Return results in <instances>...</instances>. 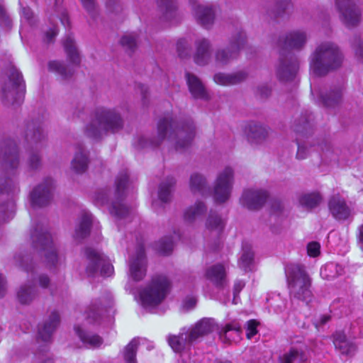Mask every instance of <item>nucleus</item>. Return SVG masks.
I'll use <instances>...</instances> for the list:
<instances>
[{
  "label": "nucleus",
  "mask_w": 363,
  "mask_h": 363,
  "mask_svg": "<svg viewBox=\"0 0 363 363\" xmlns=\"http://www.w3.org/2000/svg\"><path fill=\"white\" fill-rule=\"evenodd\" d=\"M157 133L152 138L140 136L136 145L138 148L159 147L164 140L174 143L177 151L182 152L189 147L195 138L196 127L191 120L179 121L177 117L166 116L157 123Z\"/></svg>",
  "instance_id": "1"
},
{
  "label": "nucleus",
  "mask_w": 363,
  "mask_h": 363,
  "mask_svg": "<svg viewBox=\"0 0 363 363\" xmlns=\"http://www.w3.org/2000/svg\"><path fill=\"white\" fill-rule=\"evenodd\" d=\"M0 160L5 174L8 176L0 179V221L6 222L9 208L13 203L8 201L10 193L20 191L16 176L19 166V154L16 143L11 139L0 142Z\"/></svg>",
  "instance_id": "2"
},
{
  "label": "nucleus",
  "mask_w": 363,
  "mask_h": 363,
  "mask_svg": "<svg viewBox=\"0 0 363 363\" xmlns=\"http://www.w3.org/2000/svg\"><path fill=\"white\" fill-rule=\"evenodd\" d=\"M123 127L124 120L118 109L100 106L91 111L84 134L94 140H101L104 135L118 133Z\"/></svg>",
  "instance_id": "3"
},
{
  "label": "nucleus",
  "mask_w": 363,
  "mask_h": 363,
  "mask_svg": "<svg viewBox=\"0 0 363 363\" xmlns=\"http://www.w3.org/2000/svg\"><path fill=\"white\" fill-rule=\"evenodd\" d=\"M343 55L337 45L330 42L320 44L310 57V69L313 74L323 77L340 68Z\"/></svg>",
  "instance_id": "4"
},
{
  "label": "nucleus",
  "mask_w": 363,
  "mask_h": 363,
  "mask_svg": "<svg viewBox=\"0 0 363 363\" xmlns=\"http://www.w3.org/2000/svg\"><path fill=\"white\" fill-rule=\"evenodd\" d=\"M215 328L216 323L213 319L203 318L188 330L183 328L182 332L178 335H169L167 337V342L175 352L179 353L211 333Z\"/></svg>",
  "instance_id": "5"
},
{
  "label": "nucleus",
  "mask_w": 363,
  "mask_h": 363,
  "mask_svg": "<svg viewBox=\"0 0 363 363\" xmlns=\"http://www.w3.org/2000/svg\"><path fill=\"white\" fill-rule=\"evenodd\" d=\"M289 296L291 301H301L308 305L313 300L311 291V279L304 267L298 264H291L286 268Z\"/></svg>",
  "instance_id": "6"
},
{
  "label": "nucleus",
  "mask_w": 363,
  "mask_h": 363,
  "mask_svg": "<svg viewBox=\"0 0 363 363\" xmlns=\"http://www.w3.org/2000/svg\"><path fill=\"white\" fill-rule=\"evenodd\" d=\"M26 93V84L22 73L14 66L6 71V77L1 85L0 97L6 106L20 105Z\"/></svg>",
  "instance_id": "7"
},
{
  "label": "nucleus",
  "mask_w": 363,
  "mask_h": 363,
  "mask_svg": "<svg viewBox=\"0 0 363 363\" xmlns=\"http://www.w3.org/2000/svg\"><path fill=\"white\" fill-rule=\"evenodd\" d=\"M25 140L30 146L26 164L31 170L38 169L42 166V157L38 149L42 148L45 142L42 125L39 121L28 122L24 130Z\"/></svg>",
  "instance_id": "8"
},
{
  "label": "nucleus",
  "mask_w": 363,
  "mask_h": 363,
  "mask_svg": "<svg viewBox=\"0 0 363 363\" xmlns=\"http://www.w3.org/2000/svg\"><path fill=\"white\" fill-rule=\"evenodd\" d=\"M60 322V315L57 311H52L44 323L39 325L38 342L41 341L44 344L39 346L35 353L34 363H54L53 359L48 355L49 351L48 343L50 342L52 335L58 327Z\"/></svg>",
  "instance_id": "9"
},
{
  "label": "nucleus",
  "mask_w": 363,
  "mask_h": 363,
  "mask_svg": "<svg viewBox=\"0 0 363 363\" xmlns=\"http://www.w3.org/2000/svg\"><path fill=\"white\" fill-rule=\"evenodd\" d=\"M30 238L35 249L44 252L45 262L51 269L58 262L56 249L52 242L50 233L42 223H37L30 233Z\"/></svg>",
  "instance_id": "10"
},
{
  "label": "nucleus",
  "mask_w": 363,
  "mask_h": 363,
  "mask_svg": "<svg viewBox=\"0 0 363 363\" xmlns=\"http://www.w3.org/2000/svg\"><path fill=\"white\" fill-rule=\"evenodd\" d=\"M170 281L164 275H155L152 278L150 284L140 291L142 305L156 306L166 298L170 289Z\"/></svg>",
  "instance_id": "11"
},
{
  "label": "nucleus",
  "mask_w": 363,
  "mask_h": 363,
  "mask_svg": "<svg viewBox=\"0 0 363 363\" xmlns=\"http://www.w3.org/2000/svg\"><path fill=\"white\" fill-rule=\"evenodd\" d=\"M247 43V36L241 28H237L228 38L226 46L218 48L215 52V60L219 65H225L238 58L240 52Z\"/></svg>",
  "instance_id": "12"
},
{
  "label": "nucleus",
  "mask_w": 363,
  "mask_h": 363,
  "mask_svg": "<svg viewBox=\"0 0 363 363\" xmlns=\"http://www.w3.org/2000/svg\"><path fill=\"white\" fill-rule=\"evenodd\" d=\"M115 184L116 189L109 211L118 219H122L125 218L130 212L129 208L123 203L126 196V189L130 184L129 175L126 170L118 174Z\"/></svg>",
  "instance_id": "13"
},
{
  "label": "nucleus",
  "mask_w": 363,
  "mask_h": 363,
  "mask_svg": "<svg viewBox=\"0 0 363 363\" xmlns=\"http://www.w3.org/2000/svg\"><path fill=\"white\" fill-rule=\"evenodd\" d=\"M84 253L87 259L86 272L89 277L99 274L102 277H109L113 273V267L107 257L92 247H86Z\"/></svg>",
  "instance_id": "14"
},
{
  "label": "nucleus",
  "mask_w": 363,
  "mask_h": 363,
  "mask_svg": "<svg viewBox=\"0 0 363 363\" xmlns=\"http://www.w3.org/2000/svg\"><path fill=\"white\" fill-rule=\"evenodd\" d=\"M54 181L51 177H46L35 186L30 191L29 198L33 208L48 206L53 198Z\"/></svg>",
  "instance_id": "15"
},
{
  "label": "nucleus",
  "mask_w": 363,
  "mask_h": 363,
  "mask_svg": "<svg viewBox=\"0 0 363 363\" xmlns=\"http://www.w3.org/2000/svg\"><path fill=\"white\" fill-rule=\"evenodd\" d=\"M234 172L231 167H225L217 177L214 190L213 197L217 203H224L230 196L234 181Z\"/></svg>",
  "instance_id": "16"
},
{
  "label": "nucleus",
  "mask_w": 363,
  "mask_h": 363,
  "mask_svg": "<svg viewBox=\"0 0 363 363\" xmlns=\"http://www.w3.org/2000/svg\"><path fill=\"white\" fill-rule=\"evenodd\" d=\"M305 32L294 30L281 35L277 41L279 54L281 56L294 55L292 50H301L306 43Z\"/></svg>",
  "instance_id": "17"
},
{
  "label": "nucleus",
  "mask_w": 363,
  "mask_h": 363,
  "mask_svg": "<svg viewBox=\"0 0 363 363\" xmlns=\"http://www.w3.org/2000/svg\"><path fill=\"white\" fill-rule=\"evenodd\" d=\"M298 67L299 62L295 55H279V64L276 68L277 78L281 82H291L296 78Z\"/></svg>",
  "instance_id": "18"
},
{
  "label": "nucleus",
  "mask_w": 363,
  "mask_h": 363,
  "mask_svg": "<svg viewBox=\"0 0 363 363\" xmlns=\"http://www.w3.org/2000/svg\"><path fill=\"white\" fill-rule=\"evenodd\" d=\"M335 4L347 27H354L359 24L361 13L354 0H336Z\"/></svg>",
  "instance_id": "19"
},
{
  "label": "nucleus",
  "mask_w": 363,
  "mask_h": 363,
  "mask_svg": "<svg viewBox=\"0 0 363 363\" xmlns=\"http://www.w3.org/2000/svg\"><path fill=\"white\" fill-rule=\"evenodd\" d=\"M147 259L145 247L142 244H138L136 247L135 255L130 258L129 262V273L133 280L139 281L146 275Z\"/></svg>",
  "instance_id": "20"
},
{
  "label": "nucleus",
  "mask_w": 363,
  "mask_h": 363,
  "mask_svg": "<svg viewBox=\"0 0 363 363\" xmlns=\"http://www.w3.org/2000/svg\"><path fill=\"white\" fill-rule=\"evenodd\" d=\"M269 198L267 191L262 189H246L243 191L240 202L249 210L260 209Z\"/></svg>",
  "instance_id": "21"
},
{
  "label": "nucleus",
  "mask_w": 363,
  "mask_h": 363,
  "mask_svg": "<svg viewBox=\"0 0 363 363\" xmlns=\"http://www.w3.org/2000/svg\"><path fill=\"white\" fill-rule=\"evenodd\" d=\"M270 128L262 123L250 121L245 127L247 141L252 145H262L269 136Z\"/></svg>",
  "instance_id": "22"
},
{
  "label": "nucleus",
  "mask_w": 363,
  "mask_h": 363,
  "mask_svg": "<svg viewBox=\"0 0 363 363\" xmlns=\"http://www.w3.org/2000/svg\"><path fill=\"white\" fill-rule=\"evenodd\" d=\"M333 342L335 349L342 355L352 358L357 352V345L355 342L350 340L344 331H335L333 334Z\"/></svg>",
  "instance_id": "23"
},
{
  "label": "nucleus",
  "mask_w": 363,
  "mask_h": 363,
  "mask_svg": "<svg viewBox=\"0 0 363 363\" xmlns=\"http://www.w3.org/2000/svg\"><path fill=\"white\" fill-rule=\"evenodd\" d=\"M328 208L332 216L337 220H345L351 215V209L339 194L334 195L329 199Z\"/></svg>",
  "instance_id": "24"
},
{
  "label": "nucleus",
  "mask_w": 363,
  "mask_h": 363,
  "mask_svg": "<svg viewBox=\"0 0 363 363\" xmlns=\"http://www.w3.org/2000/svg\"><path fill=\"white\" fill-rule=\"evenodd\" d=\"M197 22L206 28L213 23L215 12L212 7L199 4L196 0H190Z\"/></svg>",
  "instance_id": "25"
},
{
  "label": "nucleus",
  "mask_w": 363,
  "mask_h": 363,
  "mask_svg": "<svg viewBox=\"0 0 363 363\" xmlns=\"http://www.w3.org/2000/svg\"><path fill=\"white\" fill-rule=\"evenodd\" d=\"M313 121L314 118L313 114L308 111H305L295 119L293 124V129L294 132L302 136L311 135L313 130Z\"/></svg>",
  "instance_id": "26"
},
{
  "label": "nucleus",
  "mask_w": 363,
  "mask_h": 363,
  "mask_svg": "<svg viewBox=\"0 0 363 363\" xmlns=\"http://www.w3.org/2000/svg\"><path fill=\"white\" fill-rule=\"evenodd\" d=\"M206 276L218 289H224L228 284L225 269L223 265L217 264L210 267L206 272Z\"/></svg>",
  "instance_id": "27"
},
{
  "label": "nucleus",
  "mask_w": 363,
  "mask_h": 363,
  "mask_svg": "<svg viewBox=\"0 0 363 363\" xmlns=\"http://www.w3.org/2000/svg\"><path fill=\"white\" fill-rule=\"evenodd\" d=\"M185 78L189 90L194 98L207 99L208 94L201 81L194 74L186 72Z\"/></svg>",
  "instance_id": "28"
},
{
  "label": "nucleus",
  "mask_w": 363,
  "mask_h": 363,
  "mask_svg": "<svg viewBox=\"0 0 363 363\" xmlns=\"http://www.w3.org/2000/svg\"><path fill=\"white\" fill-rule=\"evenodd\" d=\"M196 52L194 56L195 62L199 65H206L211 57V43L206 38L199 39L195 43Z\"/></svg>",
  "instance_id": "29"
},
{
  "label": "nucleus",
  "mask_w": 363,
  "mask_h": 363,
  "mask_svg": "<svg viewBox=\"0 0 363 363\" xmlns=\"http://www.w3.org/2000/svg\"><path fill=\"white\" fill-rule=\"evenodd\" d=\"M92 215L88 212H84L79 219L75 228L74 238L77 240H82L89 235L92 226Z\"/></svg>",
  "instance_id": "30"
},
{
  "label": "nucleus",
  "mask_w": 363,
  "mask_h": 363,
  "mask_svg": "<svg viewBox=\"0 0 363 363\" xmlns=\"http://www.w3.org/2000/svg\"><path fill=\"white\" fill-rule=\"evenodd\" d=\"M247 77V73L239 71L232 74L217 73L214 75V82L220 85L229 86L240 83Z\"/></svg>",
  "instance_id": "31"
},
{
  "label": "nucleus",
  "mask_w": 363,
  "mask_h": 363,
  "mask_svg": "<svg viewBox=\"0 0 363 363\" xmlns=\"http://www.w3.org/2000/svg\"><path fill=\"white\" fill-rule=\"evenodd\" d=\"M39 294V290L35 284H22L18 292L17 298L21 304H30Z\"/></svg>",
  "instance_id": "32"
},
{
  "label": "nucleus",
  "mask_w": 363,
  "mask_h": 363,
  "mask_svg": "<svg viewBox=\"0 0 363 363\" xmlns=\"http://www.w3.org/2000/svg\"><path fill=\"white\" fill-rule=\"evenodd\" d=\"M89 164L88 154L82 145H79L77 152L72 161V167L73 170L78 173H84Z\"/></svg>",
  "instance_id": "33"
},
{
  "label": "nucleus",
  "mask_w": 363,
  "mask_h": 363,
  "mask_svg": "<svg viewBox=\"0 0 363 363\" xmlns=\"http://www.w3.org/2000/svg\"><path fill=\"white\" fill-rule=\"evenodd\" d=\"M63 46L69 61L73 65L79 66L81 62V58L72 35L69 34L66 36L63 40Z\"/></svg>",
  "instance_id": "34"
},
{
  "label": "nucleus",
  "mask_w": 363,
  "mask_h": 363,
  "mask_svg": "<svg viewBox=\"0 0 363 363\" xmlns=\"http://www.w3.org/2000/svg\"><path fill=\"white\" fill-rule=\"evenodd\" d=\"M190 189L194 194H199L202 196L209 192L206 178L199 173H194L190 177Z\"/></svg>",
  "instance_id": "35"
},
{
  "label": "nucleus",
  "mask_w": 363,
  "mask_h": 363,
  "mask_svg": "<svg viewBox=\"0 0 363 363\" xmlns=\"http://www.w3.org/2000/svg\"><path fill=\"white\" fill-rule=\"evenodd\" d=\"M74 330L81 341L91 347H99L103 343V338L99 335L84 330L79 325L75 326Z\"/></svg>",
  "instance_id": "36"
},
{
  "label": "nucleus",
  "mask_w": 363,
  "mask_h": 363,
  "mask_svg": "<svg viewBox=\"0 0 363 363\" xmlns=\"http://www.w3.org/2000/svg\"><path fill=\"white\" fill-rule=\"evenodd\" d=\"M308 358L303 349L291 347L289 350L279 357L280 363H304Z\"/></svg>",
  "instance_id": "37"
},
{
  "label": "nucleus",
  "mask_w": 363,
  "mask_h": 363,
  "mask_svg": "<svg viewBox=\"0 0 363 363\" xmlns=\"http://www.w3.org/2000/svg\"><path fill=\"white\" fill-rule=\"evenodd\" d=\"M342 90L341 87H336L325 94L321 93L319 100L325 107H334L341 102Z\"/></svg>",
  "instance_id": "38"
},
{
  "label": "nucleus",
  "mask_w": 363,
  "mask_h": 363,
  "mask_svg": "<svg viewBox=\"0 0 363 363\" xmlns=\"http://www.w3.org/2000/svg\"><path fill=\"white\" fill-rule=\"evenodd\" d=\"M176 184V180L172 177H168L164 182H162L158 190V197L161 202L169 203L172 199V192Z\"/></svg>",
  "instance_id": "39"
},
{
  "label": "nucleus",
  "mask_w": 363,
  "mask_h": 363,
  "mask_svg": "<svg viewBox=\"0 0 363 363\" xmlns=\"http://www.w3.org/2000/svg\"><path fill=\"white\" fill-rule=\"evenodd\" d=\"M242 332L240 324L234 320L226 324L225 327L221 329L220 335L222 337L228 340V341H231V340H236V339L240 338Z\"/></svg>",
  "instance_id": "40"
},
{
  "label": "nucleus",
  "mask_w": 363,
  "mask_h": 363,
  "mask_svg": "<svg viewBox=\"0 0 363 363\" xmlns=\"http://www.w3.org/2000/svg\"><path fill=\"white\" fill-rule=\"evenodd\" d=\"M254 262V252L252 245L247 242L242 244V255L239 260L240 267L245 272L251 270Z\"/></svg>",
  "instance_id": "41"
},
{
  "label": "nucleus",
  "mask_w": 363,
  "mask_h": 363,
  "mask_svg": "<svg viewBox=\"0 0 363 363\" xmlns=\"http://www.w3.org/2000/svg\"><path fill=\"white\" fill-rule=\"evenodd\" d=\"M157 3L165 21H170L176 16L177 6L174 0H157Z\"/></svg>",
  "instance_id": "42"
},
{
  "label": "nucleus",
  "mask_w": 363,
  "mask_h": 363,
  "mask_svg": "<svg viewBox=\"0 0 363 363\" xmlns=\"http://www.w3.org/2000/svg\"><path fill=\"white\" fill-rule=\"evenodd\" d=\"M207 211V208L203 202L197 201L196 203L188 208L184 212V218L187 223L194 222L196 218L203 215Z\"/></svg>",
  "instance_id": "43"
},
{
  "label": "nucleus",
  "mask_w": 363,
  "mask_h": 363,
  "mask_svg": "<svg viewBox=\"0 0 363 363\" xmlns=\"http://www.w3.org/2000/svg\"><path fill=\"white\" fill-rule=\"evenodd\" d=\"M322 201V196L319 193L313 192L305 194L300 196V204L308 210L316 208Z\"/></svg>",
  "instance_id": "44"
},
{
  "label": "nucleus",
  "mask_w": 363,
  "mask_h": 363,
  "mask_svg": "<svg viewBox=\"0 0 363 363\" xmlns=\"http://www.w3.org/2000/svg\"><path fill=\"white\" fill-rule=\"evenodd\" d=\"M48 69L50 72L58 74L64 79L71 77L74 72L72 68L65 65L63 62L57 60L49 62Z\"/></svg>",
  "instance_id": "45"
},
{
  "label": "nucleus",
  "mask_w": 363,
  "mask_h": 363,
  "mask_svg": "<svg viewBox=\"0 0 363 363\" xmlns=\"http://www.w3.org/2000/svg\"><path fill=\"white\" fill-rule=\"evenodd\" d=\"M224 225L225 223L221 217L216 211L211 210L206 222V228L220 233L224 228Z\"/></svg>",
  "instance_id": "46"
},
{
  "label": "nucleus",
  "mask_w": 363,
  "mask_h": 363,
  "mask_svg": "<svg viewBox=\"0 0 363 363\" xmlns=\"http://www.w3.org/2000/svg\"><path fill=\"white\" fill-rule=\"evenodd\" d=\"M139 345V340L133 338L123 350V359L125 363H137L136 354Z\"/></svg>",
  "instance_id": "47"
},
{
  "label": "nucleus",
  "mask_w": 363,
  "mask_h": 363,
  "mask_svg": "<svg viewBox=\"0 0 363 363\" xmlns=\"http://www.w3.org/2000/svg\"><path fill=\"white\" fill-rule=\"evenodd\" d=\"M174 248L172 237L165 236L155 243V249L162 255H169Z\"/></svg>",
  "instance_id": "48"
},
{
  "label": "nucleus",
  "mask_w": 363,
  "mask_h": 363,
  "mask_svg": "<svg viewBox=\"0 0 363 363\" xmlns=\"http://www.w3.org/2000/svg\"><path fill=\"white\" fill-rule=\"evenodd\" d=\"M292 7V4L289 0H277L269 15L274 16L275 18L283 16L284 14L289 13Z\"/></svg>",
  "instance_id": "49"
},
{
  "label": "nucleus",
  "mask_w": 363,
  "mask_h": 363,
  "mask_svg": "<svg viewBox=\"0 0 363 363\" xmlns=\"http://www.w3.org/2000/svg\"><path fill=\"white\" fill-rule=\"evenodd\" d=\"M103 309L101 304L92 303L87 311L86 320L91 324H99L101 319Z\"/></svg>",
  "instance_id": "50"
},
{
  "label": "nucleus",
  "mask_w": 363,
  "mask_h": 363,
  "mask_svg": "<svg viewBox=\"0 0 363 363\" xmlns=\"http://www.w3.org/2000/svg\"><path fill=\"white\" fill-rule=\"evenodd\" d=\"M121 44L125 52L131 55L137 48V39L134 35H125L121 39Z\"/></svg>",
  "instance_id": "51"
},
{
  "label": "nucleus",
  "mask_w": 363,
  "mask_h": 363,
  "mask_svg": "<svg viewBox=\"0 0 363 363\" xmlns=\"http://www.w3.org/2000/svg\"><path fill=\"white\" fill-rule=\"evenodd\" d=\"M15 259L18 262L21 267L27 272H33L34 269V264L33 259L30 255H18L15 257Z\"/></svg>",
  "instance_id": "52"
},
{
  "label": "nucleus",
  "mask_w": 363,
  "mask_h": 363,
  "mask_svg": "<svg viewBox=\"0 0 363 363\" xmlns=\"http://www.w3.org/2000/svg\"><path fill=\"white\" fill-rule=\"evenodd\" d=\"M177 50L180 58L190 56L191 45L186 39H179L177 43Z\"/></svg>",
  "instance_id": "53"
},
{
  "label": "nucleus",
  "mask_w": 363,
  "mask_h": 363,
  "mask_svg": "<svg viewBox=\"0 0 363 363\" xmlns=\"http://www.w3.org/2000/svg\"><path fill=\"white\" fill-rule=\"evenodd\" d=\"M352 46L355 52L356 56L363 60V42L361 40L359 36H354L352 41Z\"/></svg>",
  "instance_id": "54"
},
{
  "label": "nucleus",
  "mask_w": 363,
  "mask_h": 363,
  "mask_svg": "<svg viewBox=\"0 0 363 363\" xmlns=\"http://www.w3.org/2000/svg\"><path fill=\"white\" fill-rule=\"evenodd\" d=\"M0 23L6 27L10 28L12 21L8 15L4 6L0 2Z\"/></svg>",
  "instance_id": "55"
},
{
  "label": "nucleus",
  "mask_w": 363,
  "mask_h": 363,
  "mask_svg": "<svg viewBox=\"0 0 363 363\" xmlns=\"http://www.w3.org/2000/svg\"><path fill=\"white\" fill-rule=\"evenodd\" d=\"M109 196L107 190L102 189L95 194V201L98 205H104L108 203Z\"/></svg>",
  "instance_id": "56"
},
{
  "label": "nucleus",
  "mask_w": 363,
  "mask_h": 363,
  "mask_svg": "<svg viewBox=\"0 0 363 363\" xmlns=\"http://www.w3.org/2000/svg\"><path fill=\"white\" fill-rule=\"evenodd\" d=\"M257 322L255 320H250L247 323L246 336L247 339H251L257 333Z\"/></svg>",
  "instance_id": "57"
},
{
  "label": "nucleus",
  "mask_w": 363,
  "mask_h": 363,
  "mask_svg": "<svg viewBox=\"0 0 363 363\" xmlns=\"http://www.w3.org/2000/svg\"><path fill=\"white\" fill-rule=\"evenodd\" d=\"M107 9L112 13H119L123 10V6L119 0H107Z\"/></svg>",
  "instance_id": "58"
},
{
  "label": "nucleus",
  "mask_w": 363,
  "mask_h": 363,
  "mask_svg": "<svg viewBox=\"0 0 363 363\" xmlns=\"http://www.w3.org/2000/svg\"><path fill=\"white\" fill-rule=\"evenodd\" d=\"M320 245L317 242H311L308 244L307 252L309 256L316 257L320 254Z\"/></svg>",
  "instance_id": "59"
},
{
  "label": "nucleus",
  "mask_w": 363,
  "mask_h": 363,
  "mask_svg": "<svg viewBox=\"0 0 363 363\" xmlns=\"http://www.w3.org/2000/svg\"><path fill=\"white\" fill-rule=\"evenodd\" d=\"M137 89L140 91L142 97V103L143 106H147L149 104L148 100V88L144 84H138Z\"/></svg>",
  "instance_id": "60"
},
{
  "label": "nucleus",
  "mask_w": 363,
  "mask_h": 363,
  "mask_svg": "<svg viewBox=\"0 0 363 363\" xmlns=\"http://www.w3.org/2000/svg\"><path fill=\"white\" fill-rule=\"evenodd\" d=\"M245 283L242 280H236L234 283L233 286V303H236V299L237 297H238V295L240 292L242 290V289L245 287Z\"/></svg>",
  "instance_id": "61"
},
{
  "label": "nucleus",
  "mask_w": 363,
  "mask_h": 363,
  "mask_svg": "<svg viewBox=\"0 0 363 363\" xmlns=\"http://www.w3.org/2000/svg\"><path fill=\"white\" fill-rule=\"evenodd\" d=\"M271 91V89L269 86L266 85L260 86L257 87V96L261 99H265L270 96Z\"/></svg>",
  "instance_id": "62"
},
{
  "label": "nucleus",
  "mask_w": 363,
  "mask_h": 363,
  "mask_svg": "<svg viewBox=\"0 0 363 363\" xmlns=\"http://www.w3.org/2000/svg\"><path fill=\"white\" fill-rule=\"evenodd\" d=\"M296 143L298 145V150L296 153V157L298 160L305 159L308 155V150L304 145H301L298 142V138H296Z\"/></svg>",
  "instance_id": "63"
},
{
  "label": "nucleus",
  "mask_w": 363,
  "mask_h": 363,
  "mask_svg": "<svg viewBox=\"0 0 363 363\" xmlns=\"http://www.w3.org/2000/svg\"><path fill=\"white\" fill-rule=\"evenodd\" d=\"M84 9L91 15H94L95 11L94 0H81Z\"/></svg>",
  "instance_id": "64"
}]
</instances>
